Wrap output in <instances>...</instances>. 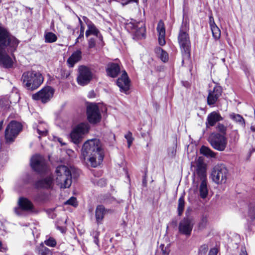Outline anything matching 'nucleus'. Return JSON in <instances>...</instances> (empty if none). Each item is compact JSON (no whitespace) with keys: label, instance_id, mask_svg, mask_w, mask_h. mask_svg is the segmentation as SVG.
I'll list each match as a JSON object with an SVG mask.
<instances>
[{"label":"nucleus","instance_id":"1","mask_svg":"<svg viewBox=\"0 0 255 255\" xmlns=\"http://www.w3.org/2000/svg\"><path fill=\"white\" fill-rule=\"evenodd\" d=\"M19 41L0 27V66L12 68L15 60L13 52L16 50Z\"/></svg>","mask_w":255,"mask_h":255},{"label":"nucleus","instance_id":"2","mask_svg":"<svg viewBox=\"0 0 255 255\" xmlns=\"http://www.w3.org/2000/svg\"><path fill=\"white\" fill-rule=\"evenodd\" d=\"M82 155L85 160L89 161L92 167L100 165L104 157L100 140L95 138L86 141L82 147Z\"/></svg>","mask_w":255,"mask_h":255},{"label":"nucleus","instance_id":"3","mask_svg":"<svg viewBox=\"0 0 255 255\" xmlns=\"http://www.w3.org/2000/svg\"><path fill=\"white\" fill-rule=\"evenodd\" d=\"M76 172V169L72 167H68L65 165L58 166L55 170L56 182L63 188H69L72 184V174Z\"/></svg>","mask_w":255,"mask_h":255},{"label":"nucleus","instance_id":"4","mask_svg":"<svg viewBox=\"0 0 255 255\" xmlns=\"http://www.w3.org/2000/svg\"><path fill=\"white\" fill-rule=\"evenodd\" d=\"M196 165V174L201 181L199 187V196L204 199L208 196L209 189L207 182L206 165L202 157H199Z\"/></svg>","mask_w":255,"mask_h":255},{"label":"nucleus","instance_id":"5","mask_svg":"<svg viewBox=\"0 0 255 255\" xmlns=\"http://www.w3.org/2000/svg\"><path fill=\"white\" fill-rule=\"evenodd\" d=\"M21 81L24 86L27 89L33 90L37 89L42 84L43 78L38 72L29 71L23 73Z\"/></svg>","mask_w":255,"mask_h":255},{"label":"nucleus","instance_id":"6","mask_svg":"<svg viewBox=\"0 0 255 255\" xmlns=\"http://www.w3.org/2000/svg\"><path fill=\"white\" fill-rule=\"evenodd\" d=\"M178 41L183 55L182 62L190 60L191 42L188 33L182 27L178 36Z\"/></svg>","mask_w":255,"mask_h":255},{"label":"nucleus","instance_id":"7","mask_svg":"<svg viewBox=\"0 0 255 255\" xmlns=\"http://www.w3.org/2000/svg\"><path fill=\"white\" fill-rule=\"evenodd\" d=\"M228 174V170L225 165L218 164L213 167L211 177L215 183L222 184L226 182Z\"/></svg>","mask_w":255,"mask_h":255},{"label":"nucleus","instance_id":"8","mask_svg":"<svg viewBox=\"0 0 255 255\" xmlns=\"http://www.w3.org/2000/svg\"><path fill=\"white\" fill-rule=\"evenodd\" d=\"M126 27L133 34V38L138 39L145 37V27L142 22H137L132 19L127 23Z\"/></svg>","mask_w":255,"mask_h":255},{"label":"nucleus","instance_id":"9","mask_svg":"<svg viewBox=\"0 0 255 255\" xmlns=\"http://www.w3.org/2000/svg\"><path fill=\"white\" fill-rule=\"evenodd\" d=\"M208 141L213 148L220 151L225 149L228 143L224 135L219 133H211L209 136Z\"/></svg>","mask_w":255,"mask_h":255},{"label":"nucleus","instance_id":"10","mask_svg":"<svg viewBox=\"0 0 255 255\" xmlns=\"http://www.w3.org/2000/svg\"><path fill=\"white\" fill-rule=\"evenodd\" d=\"M22 130V125L19 122L12 121L5 130V138L7 142H12Z\"/></svg>","mask_w":255,"mask_h":255},{"label":"nucleus","instance_id":"11","mask_svg":"<svg viewBox=\"0 0 255 255\" xmlns=\"http://www.w3.org/2000/svg\"><path fill=\"white\" fill-rule=\"evenodd\" d=\"M93 78V73L91 69L84 65H81L78 68V75L77 81L79 85L85 86L88 84Z\"/></svg>","mask_w":255,"mask_h":255},{"label":"nucleus","instance_id":"12","mask_svg":"<svg viewBox=\"0 0 255 255\" xmlns=\"http://www.w3.org/2000/svg\"><path fill=\"white\" fill-rule=\"evenodd\" d=\"M87 116L88 121L91 124H96L100 122L101 115L98 105L95 103H90L87 106Z\"/></svg>","mask_w":255,"mask_h":255},{"label":"nucleus","instance_id":"13","mask_svg":"<svg viewBox=\"0 0 255 255\" xmlns=\"http://www.w3.org/2000/svg\"><path fill=\"white\" fill-rule=\"evenodd\" d=\"M54 93L53 88L50 86L45 87L40 91L32 95V98L40 101L43 103L48 102L52 98Z\"/></svg>","mask_w":255,"mask_h":255},{"label":"nucleus","instance_id":"14","mask_svg":"<svg viewBox=\"0 0 255 255\" xmlns=\"http://www.w3.org/2000/svg\"><path fill=\"white\" fill-rule=\"evenodd\" d=\"M30 165L34 170L39 173L44 172L47 169L45 160L39 154H35L31 157Z\"/></svg>","mask_w":255,"mask_h":255},{"label":"nucleus","instance_id":"15","mask_svg":"<svg viewBox=\"0 0 255 255\" xmlns=\"http://www.w3.org/2000/svg\"><path fill=\"white\" fill-rule=\"evenodd\" d=\"M180 233L189 236L191 232V219L189 209L186 212V217L182 220L179 225Z\"/></svg>","mask_w":255,"mask_h":255},{"label":"nucleus","instance_id":"16","mask_svg":"<svg viewBox=\"0 0 255 255\" xmlns=\"http://www.w3.org/2000/svg\"><path fill=\"white\" fill-rule=\"evenodd\" d=\"M19 207L15 208L14 212L15 214L18 216L22 215L23 211H31L33 208V205L31 202L26 198L20 197L18 201Z\"/></svg>","mask_w":255,"mask_h":255},{"label":"nucleus","instance_id":"17","mask_svg":"<svg viewBox=\"0 0 255 255\" xmlns=\"http://www.w3.org/2000/svg\"><path fill=\"white\" fill-rule=\"evenodd\" d=\"M130 81L128 79L127 72L124 71L121 77L117 81V84L120 88L121 92H124L127 94V92L129 89Z\"/></svg>","mask_w":255,"mask_h":255},{"label":"nucleus","instance_id":"18","mask_svg":"<svg viewBox=\"0 0 255 255\" xmlns=\"http://www.w3.org/2000/svg\"><path fill=\"white\" fill-rule=\"evenodd\" d=\"M222 89L220 86L216 85L214 87L212 91L209 92L207 97V102L208 105H213L221 96Z\"/></svg>","mask_w":255,"mask_h":255},{"label":"nucleus","instance_id":"19","mask_svg":"<svg viewBox=\"0 0 255 255\" xmlns=\"http://www.w3.org/2000/svg\"><path fill=\"white\" fill-rule=\"evenodd\" d=\"M156 30L158 33V43L161 46H163L165 44V27L164 23L162 20H160L157 24Z\"/></svg>","mask_w":255,"mask_h":255},{"label":"nucleus","instance_id":"20","mask_svg":"<svg viewBox=\"0 0 255 255\" xmlns=\"http://www.w3.org/2000/svg\"><path fill=\"white\" fill-rule=\"evenodd\" d=\"M223 120V118L218 112L214 111L208 115L206 124L207 127H213L216 123Z\"/></svg>","mask_w":255,"mask_h":255},{"label":"nucleus","instance_id":"21","mask_svg":"<svg viewBox=\"0 0 255 255\" xmlns=\"http://www.w3.org/2000/svg\"><path fill=\"white\" fill-rule=\"evenodd\" d=\"M107 210L101 205L97 206L95 210L96 221L98 225L102 224L105 215L106 214Z\"/></svg>","mask_w":255,"mask_h":255},{"label":"nucleus","instance_id":"22","mask_svg":"<svg viewBox=\"0 0 255 255\" xmlns=\"http://www.w3.org/2000/svg\"><path fill=\"white\" fill-rule=\"evenodd\" d=\"M120 67L118 64L112 63L107 65L106 71L107 74L113 78L116 77L120 72Z\"/></svg>","mask_w":255,"mask_h":255},{"label":"nucleus","instance_id":"23","mask_svg":"<svg viewBox=\"0 0 255 255\" xmlns=\"http://www.w3.org/2000/svg\"><path fill=\"white\" fill-rule=\"evenodd\" d=\"M53 183V179L51 176L38 180L35 184L37 188H50Z\"/></svg>","mask_w":255,"mask_h":255},{"label":"nucleus","instance_id":"24","mask_svg":"<svg viewBox=\"0 0 255 255\" xmlns=\"http://www.w3.org/2000/svg\"><path fill=\"white\" fill-rule=\"evenodd\" d=\"M82 58V52L78 50L74 52L71 56L67 59V63L69 67H72L75 63L79 61Z\"/></svg>","mask_w":255,"mask_h":255},{"label":"nucleus","instance_id":"25","mask_svg":"<svg viewBox=\"0 0 255 255\" xmlns=\"http://www.w3.org/2000/svg\"><path fill=\"white\" fill-rule=\"evenodd\" d=\"M88 29L86 31V36L88 37L90 35H94L97 37L98 36L99 31L96 28L95 25L90 21H88L87 22Z\"/></svg>","mask_w":255,"mask_h":255},{"label":"nucleus","instance_id":"26","mask_svg":"<svg viewBox=\"0 0 255 255\" xmlns=\"http://www.w3.org/2000/svg\"><path fill=\"white\" fill-rule=\"evenodd\" d=\"M36 131L39 134L38 137L40 138L41 136H45L48 132L47 125L43 122H40L36 126Z\"/></svg>","mask_w":255,"mask_h":255},{"label":"nucleus","instance_id":"27","mask_svg":"<svg viewBox=\"0 0 255 255\" xmlns=\"http://www.w3.org/2000/svg\"><path fill=\"white\" fill-rule=\"evenodd\" d=\"M11 102L7 97L0 98V112L4 113L7 112L10 108Z\"/></svg>","mask_w":255,"mask_h":255},{"label":"nucleus","instance_id":"28","mask_svg":"<svg viewBox=\"0 0 255 255\" xmlns=\"http://www.w3.org/2000/svg\"><path fill=\"white\" fill-rule=\"evenodd\" d=\"M70 136L72 142L76 144L80 143L84 137L75 128L72 131Z\"/></svg>","mask_w":255,"mask_h":255},{"label":"nucleus","instance_id":"29","mask_svg":"<svg viewBox=\"0 0 255 255\" xmlns=\"http://www.w3.org/2000/svg\"><path fill=\"white\" fill-rule=\"evenodd\" d=\"M75 128L84 136L89 132L90 126L87 123H82L78 124Z\"/></svg>","mask_w":255,"mask_h":255},{"label":"nucleus","instance_id":"30","mask_svg":"<svg viewBox=\"0 0 255 255\" xmlns=\"http://www.w3.org/2000/svg\"><path fill=\"white\" fill-rule=\"evenodd\" d=\"M230 118L241 126L244 127L245 126V122L244 119L242 116L235 113H231L229 115Z\"/></svg>","mask_w":255,"mask_h":255},{"label":"nucleus","instance_id":"31","mask_svg":"<svg viewBox=\"0 0 255 255\" xmlns=\"http://www.w3.org/2000/svg\"><path fill=\"white\" fill-rule=\"evenodd\" d=\"M155 50L156 53L163 62H166L168 61V54L166 51H164L160 47H157Z\"/></svg>","mask_w":255,"mask_h":255},{"label":"nucleus","instance_id":"32","mask_svg":"<svg viewBox=\"0 0 255 255\" xmlns=\"http://www.w3.org/2000/svg\"><path fill=\"white\" fill-rule=\"evenodd\" d=\"M44 38L46 43H53L57 40V37L52 32H47L44 34Z\"/></svg>","mask_w":255,"mask_h":255},{"label":"nucleus","instance_id":"33","mask_svg":"<svg viewBox=\"0 0 255 255\" xmlns=\"http://www.w3.org/2000/svg\"><path fill=\"white\" fill-rule=\"evenodd\" d=\"M36 250L39 255H52L50 250L44 247L42 243L37 248Z\"/></svg>","mask_w":255,"mask_h":255},{"label":"nucleus","instance_id":"34","mask_svg":"<svg viewBox=\"0 0 255 255\" xmlns=\"http://www.w3.org/2000/svg\"><path fill=\"white\" fill-rule=\"evenodd\" d=\"M201 153L203 155L210 157H215L216 154L210 148L205 146H202L200 149Z\"/></svg>","mask_w":255,"mask_h":255},{"label":"nucleus","instance_id":"35","mask_svg":"<svg viewBox=\"0 0 255 255\" xmlns=\"http://www.w3.org/2000/svg\"><path fill=\"white\" fill-rule=\"evenodd\" d=\"M185 201L183 196H181L178 200L177 212L178 215L180 216L182 215L184 210Z\"/></svg>","mask_w":255,"mask_h":255},{"label":"nucleus","instance_id":"36","mask_svg":"<svg viewBox=\"0 0 255 255\" xmlns=\"http://www.w3.org/2000/svg\"><path fill=\"white\" fill-rule=\"evenodd\" d=\"M213 37L216 39H219L221 37V31L219 28L216 25L211 27Z\"/></svg>","mask_w":255,"mask_h":255},{"label":"nucleus","instance_id":"37","mask_svg":"<svg viewBox=\"0 0 255 255\" xmlns=\"http://www.w3.org/2000/svg\"><path fill=\"white\" fill-rule=\"evenodd\" d=\"M248 216L252 221L255 219V205H250L249 210Z\"/></svg>","mask_w":255,"mask_h":255},{"label":"nucleus","instance_id":"38","mask_svg":"<svg viewBox=\"0 0 255 255\" xmlns=\"http://www.w3.org/2000/svg\"><path fill=\"white\" fill-rule=\"evenodd\" d=\"M125 137L127 140L128 148H129L133 139L132 136V133L130 132H128V133L125 135Z\"/></svg>","mask_w":255,"mask_h":255},{"label":"nucleus","instance_id":"39","mask_svg":"<svg viewBox=\"0 0 255 255\" xmlns=\"http://www.w3.org/2000/svg\"><path fill=\"white\" fill-rule=\"evenodd\" d=\"M64 204L66 205H70L74 207H76L78 205L76 198L74 197H71L69 200L66 201Z\"/></svg>","mask_w":255,"mask_h":255},{"label":"nucleus","instance_id":"40","mask_svg":"<svg viewBox=\"0 0 255 255\" xmlns=\"http://www.w3.org/2000/svg\"><path fill=\"white\" fill-rule=\"evenodd\" d=\"M45 244L49 247H54L56 245V241L52 238H49L44 242Z\"/></svg>","mask_w":255,"mask_h":255},{"label":"nucleus","instance_id":"41","mask_svg":"<svg viewBox=\"0 0 255 255\" xmlns=\"http://www.w3.org/2000/svg\"><path fill=\"white\" fill-rule=\"evenodd\" d=\"M217 130L223 133V134H225L227 130V127H225L223 124H219L216 127Z\"/></svg>","mask_w":255,"mask_h":255},{"label":"nucleus","instance_id":"42","mask_svg":"<svg viewBox=\"0 0 255 255\" xmlns=\"http://www.w3.org/2000/svg\"><path fill=\"white\" fill-rule=\"evenodd\" d=\"M207 221H208V220H207V217L203 216L199 224V228L200 229H202L204 228L207 225Z\"/></svg>","mask_w":255,"mask_h":255},{"label":"nucleus","instance_id":"43","mask_svg":"<svg viewBox=\"0 0 255 255\" xmlns=\"http://www.w3.org/2000/svg\"><path fill=\"white\" fill-rule=\"evenodd\" d=\"M96 45L95 40L93 38H91L88 41V46L89 48H92L95 47Z\"/></svg>","mask_w":255,"mask_h":255},{"label":"nucleus","instance_id":"44","mask_svg":"<svg viewBox=\"0 0 255 255\" xmlns=\"http://www.w3.org/2000/svg\"><path fill=\"white\" fill-rule=\"evenodd\" d=\"M209 25H210V28L213 26L216 25V23H215L214 18L212 15H210L209 16Z\"/></svg>","mask_w":255,"mask_h":255},{"label":"nucleus","instance_id":"45","mask_svg":"<svg viewBox=\"0 0 255 255\" xmlns=\"http://www.w3.org/2000/svg\"><path fill=\"white\" fill-rule=\"evenodd\" d=\"M218 251L216 248H213L210 250L208 255H217Z\"/></svg>","mask_w":255,"mask_h":255},{"label":"nucleus","instance_id":"46","mask_svg":"<svg viewBox=\"0 0 255 255\" xmlns=\"http://www.w3.org/2000/svg\"><path fill=\"white\" fill-rule=\"evenodd\" d=\"M160 248H161V250H162L163 254L166 255H168L169 251H168V249H166L165 248V249H164V245H161L160 246Z\"/></svg>","mask_w":255,"mask_h":255},{"label":"nucleus","instance_id":"47","mask_svg":"<svg viewBox=\"0 0 255 255\" xmlns=\"http://www.w3.org/2000/svg\"><path fill=\"white\" fill-rule=\"evenodd\" d=\"M84 39V34L81 35V33H80L79 36L77 38L76 40L75 43H79L80 41H82Z\"/></svg>","mask_w":255,"mask_h":255},{"label":"nucleus","instance_id":"48","mask_svg":"<svg viewBox=\"0 0 255 255\" xmlns=\"http://www.w3.org/2000/svg\"><path fill=\"white\" fill-rule=\"evenodd\" d=\"M7 248L3 246L2 242L0 241V252H4L6 251Z\"/></svg>","mask_w":255,"mask_h":255},{"label":"nucleus","instance_id":"49","mask_svg":"<svg viewBox=\"0 0 255 255\" xmlns=\"http://www.w3.org/2000/svg\"><path fill=\"white\" fill-rule=\"evenodd\" d=\"M170 225L173 227H176L177 226V221L175 220H172L170 223Z\"/></svg>","mask_w":255,"mask_h":255},{"label":"nucleus","instance_id":"50","mask_svg":"<svg viewBox=\"0 0 255 255\" xmlns=\"http://www.w3.org/2000/svg\"><path fill=\"white\" fill-rule=\"evenodd\" d=\"M240 255H247V252L245 250L242 249L241 250V252Z\"/></svg>","mask_w":255,"mask_h":255},{"label":"nucleus","instance_id":"51","mask_svg":"<svg viewBox=\"0 0 255 255\" xmlns=\"http://www.w3.org/2000/svg\"><path fill=\"white\" fill-rule=\"evenodd\" d=\"M100 183H101L102 185L104 184H106V183H105V181L103 179H100L99 181V184H100Z\"/></svg>","mask_w":255,"mask_h":255},{"label":"nucleus","instance_id":"52","mask_svg":"<svg viewBox=\"0 0 255 255\" xmlns=\"http://www.w3.org/2000/svg\"><path fill=\"white\" fill-rule=\"evenodd\" d=\"M80 33H81V35H82L84 33V28L82 26H81Z\"/></svg>","mask_w":255,"mask_h":255},{"label":"nucleus","instance_id":"53","mask_svg":"<svg viewBox=\"0 0 255 255\" xmlns=\"http://www.w3.org/2000/svg\"><path fill=\"white\" fill-rule=\"evenodd\" d=\"M3 123V121H1L0 122V130H1V129L2 128Z\"/></svg>","mask_w":255,"mask_h":255},{"label":"nucleus","instance_id":"54","mask_svg":"<svg viewBox=\"0 0 255 255\" xmlns=\"http://www.w3.org/2000/svg\"><path fill=\"white\" fill-rule=\"evenodd\" d=\"M13 95H14V96H15L17 98V99H18V100H17V101H19V99H20V98H19V95H17V94H16V93H15V94H13Z\"/></svg>","mask_w":255,"mask_h":255},{"label":"nucleus","instance_id":"55","mask_svg":"<svg viewBox=\"0 0 255 255\" xmlns=\"http://www.w3.org/2000/svg\"><path fill=\"white\" fill-rule=\"evenodd\" d=\"M127 0V3H128V2H131V1H136L137 0Z\"/></svg>","mask_w":255,"mask_h":255},{"label":"nucleus","instance_id":"56","mask_svg":"<svg viewBox=\"0 0 255 255\" xmlns=\"http://www.w3.org/2000/svg\"><path fill=\"white\" fill-rule=\"evenodd\" d=\"M58 141H59V142L60 143H61V144L62 145H64V144H65V143H62V142H61V141L60 140V139H58Z\"/></svg>","mask_w":255,"mask_h":255}]
</instances>
